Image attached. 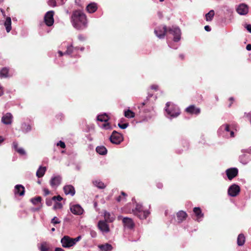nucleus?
<instances>
[{
    "mask_svg": "<svg viewBox=\"0 0 251 251\" xmlns=\"http://www.w3.org/2000/svg\"><path fill=\"white\" fill-rule=\"evenodd\" d=\"M122 200V197L121 196H119L117 198V201H121Z\"/></svg>",
    "mask_w": 251,
    "mask_h": 251,
    "instance_id": "obj_63",
    "label": "nucleus"
},
{
    "mask_svg": "<svg viewBox=\"0 0 251 251\" xmlns=\"http://www.w3.org/2000/svg\"><path fill=\"white\" fill-rule=\"evenodd\" d=\"M71 211L75 215H80L83 214V209L78 204L71 205L70 207Z\"/></svg>",
    "mask_w": 251,
    "mask_h": 251,
    "instance_id": "obj_15",
    "label": "nucleus"
},
{
    "mask_svg": "<svg viewBox=\"0 0 251 251\" xmlns=\"http://www.w3.org/2000/svg\"><path fill=\"white\" fill-rule=\"evenodd\" d=\"M218 133L219 135L227 138L234 136L233 130L231 129L230 126L228 124L221 126L218 130Z\"/></svg>",
    "mask_w": 251,
    "mask_h": 251,
    "instance_id": "obj_4",
    "label": "nucleus"
},
{
    "mask_svg": "<svg viewBox=\"0 0 251 251\" xmlns=\"http://www.w3.org/2000/svg\"><path fill=\"white\" fill-rule=\"evenodd\" d=\"M77 37H78V39L81 41H83L85 39V37L81 34L78 35Z\"/></svg>",
    "mask_w": 251,
    "mask_h": 251,
    "instance_id": "obj_50",
    "label": "nucleus"
},
{
    "mask_svg": "<svg viewBox=\"0 0 251 251\" xmlns=\"http://www.w3.org/2000/svg\"><path fill=\"white\" fill-rule=\"evenodd\" d=\"M44 195L47 196L48 195H49L50 194V191L47 188H44L43 189Z\"/></svg>",
    "mask_w": 251,
    "mask_h": 251,
    "instance_id": "obj_53",
    "label": "nucleus"
},
{
    "mask_svg": "<svg viewBox=\"0 0 251 251\" xmlns=\"http://www.w3.org/2000/svg\"><path fill=\"white\" fill-rule=\"evenodd\" d=\"M3 94V92L2 89V87L0 85V96H1Z\"/></svg>",
    "mask_w": 251,
    "mask_h": 251,
    "instance_id": "obj_60",
    "label": "nucleus"
},
{
    "mask_svg": "<svg viewBox=\"0 0 251 251\" xmlns=\"http://www.w3.org/2000/svg\"><path fill=\"white\" fill-rule=\"evenodd\" d=\"M31 130L32 126L29 123L23 122L21 124V130L23 133L26 134L31 131Z\"/></svg>",
    "mask_w": 251,
    "mask_h": 251,
    "instance_id": "obj_20",
    "label": "nucleus"
},
{
    "mask_svg": "<svg viewBox=\"0 0 251 251\" xmlns=\"http://www.w3.org/2000/svg\"><path fill=\"white\" fill-rule=\"evenodd\" d=\"M7 32H9L11 30V19L10 17H7L4 23Z\"/></svg>",
    "mask_w": 251,
    "mask_h": 251,
    "instance_id": "obj_25",
    "label": "nucleus"
},
{
    "mask_svg": "<svg viewBox=\"0 0 251 251\" xmlns=\"http://www.w3.org/2000/svg\"><path fill=\"white\" fill-rule=\"evenodd\" d=\"M109 139L113 144L118 145L123 141V137L121 134L114 130L113 131Z\"/></svg>",
    "mask_w": 251,
    "mask_h": 251,
    "instance_id": "obj_9",
    "label": "nucleus"
},
{
    "mask_svg": "<svg viewBox=\"0 0 251 251\" xmlns=\"http://www.w3.org/2000/svg\"><path fill=\"white\" fill-rule=\"evenodd\" d=\"M168 46L173 49H177L178 46L175 45L173 42H168Z\"/></svg>",
    "mask_w": 251,
    "mask_h": 251,
    "instance_id": "obj_44",
    "label": "nucleus"
},
{
    "mask_svg": "<svg viewBox=\"0 0 251 251\" xmlns=\"http://www.w3.org/2000/svg\"><path fill=\"white\" fill-rule=\"evenodd\" d=\"M62 207V205L61 203L59 202H56L54 205L53 206V208L54 209L57 208H61Z\"/></svg>",
    "mask_w": 251,
    "mask_h": 251,
    "instance_id": "obj_47",
    "label": "nucleus"
},
{
    "mask_svg": "<svg viewBox=\"0 0 251 251\" xmlns=\"http://www.w3.org/2000/svg\"><path fill=\"white\" fill-rule=\"evenodd\" d=\"M204 29L206 31H210L211 30V27L209 25H205L204 26Z\"/></svg>",
    "mask_w": 251,
    "mask_h": 251,
    "instance_id": "obj_55",
    "label": "nucleus"
},
{
    "mask_svg": "<svg viewBox=\"0 0 251 251\" xmlns=\"http://www.w3.org/2000/svg\"><path fill=\"white\" fill-rule=\"evenodd\" d=\"M98 248L101 251H112L113 249L112 245L108 243L100 245L98 246Z\"/></svg>",
    "mask_w": 251,
    "mask_h": 251,
    "instance_id": "obj_23",
    "label": "nucleus"
},
{
    "mask_svg": "<svg viewBox=\"0 0 251 251\" xmlns=\"http://www.w3.org/2000/svg\"><path fill=\"white\" fill-rule=\"evenodd\" d=\"M104 217L106 222H112L115 220V217L113 215H111L109 212L105 211L104 212Z\"/></svg>",
    "mask_w": 251,
    "mask_h": 251,
    "instance_id": "obj_27",
    "label": "nucleus"
},
{
    "mask_svg": "<svg viewBox=\"0 0 251 251\" xmlns=\"http://www.w3.org/2000/svg\"><path fill=\"white\" fill-rule=\"evenodd\" d=\"M246 49L248 50H251V44H248L246 46Z\"/></svg>",
    "mask_w": 251,
    "mask_h": 251,
    "instance_id": "obj_56",
    "label": "nucleus"
},
{
    "mask_svg": "<svg viewBox=\"0 0 251 251\" xmlns=\"http://www.w3.org/2000/svg\"><path fill=\"white\" fill-rule=\"evenodd\" d=\"M157 187L159 188V189H161L163 187V184L161 183H158L157 184Z\"/></svg>",
    "mask_w": 251,
    "mask_h": 251,
    "instance_id": "obj_57",
    "label": "nucleus"
},
{
    "mask_svg": "<svg viewBox=\"0 0 251 251\" xmlns=\"http://www.w3.org/2000/svg\"><path fill=\"white\" fill-rule=\"evenodd\" d=\"M118 219H122V222L125 228L132 229L134 227L135 224L131 218L128 217H123L122 216H118Z\"/></svg>",
    "mask_w": 251,
    "mask_h": 251,
    "instance_id": "obj_7",
    "label": "nucleus"
},
{
    "mask_svg": "<svg viewBox=\"0 0 251 251\" xmlns=\"http://www.w3.org/2000/svg\"><path fill=\"white\" fill-rule=\"evenodd\" d=\"M215 15L213 10H211L208 13L205 14V20L207 22H210L212 20Z\"/></svg>",
    "mask_w": 251,
    "mask_h": 251,
    "instance_id": "obj_34",
    "label": "nucleus"
},
{
    "mask_svg": "<svg viewBox=\"0 0 251 251\" xmlns=\"http://www.w3.org/2000/svg\"><path fill=\"white\" fill-rule=\"evenodd\" d=\"M158 86L157 85H156V84H153V85H152L151 86V88L152 90H154L155 91L157 90H158Z\"/></svg>",
    "mask_w": 251,
    "mask_h": 251,
    "instance_id": "obj_52",
    "label": "nucleus"
},
{
    "mask_svg": "<svg viewBox=\"0 0 251 251\" xmlns=\"http://www.w3.org/2000/svg\"><path fill=\"white\" fill-rule=\"evenodd\" d=\"M46 203L48 205H50L51 204V200H49L46 201Z\"/></svg>",
    "mask_w": 251,
    "mask_h": 251,
    "instance_id": "obj_58",
    "label": "nucleus"
},
{
    "mask_svg": "<svg viewBox=\"0 0 251 251\" xmlns=\"http://www.w3.org/2000/svg\"><path fill=\"white\" fill-rule=\"evenodd\" d=\"M9 69L4 67L0 71V77L6 78L8 76Z\"/></svg>",
    "mask_w": 251,
    "mask_h": 251,
    "instance_id": "obj_32",
    "label": "nucleus"
},
{
    "mask_svg": "<svg viewBox=\"0 0 251 251\" xmlns=\"http://www.w3.org/2000/svg\"><path fill=\"white\" fill-rule=\"evenodd\" d=\"M81 239V236H77V237L75 238H73V241L74 243V244L75 245L76 243L78 242L80 239Z\"/></svg>",
    "mask_w": 251,
    "mask_h": 251,
    "instance_id": "obj_48",
    "label": "nucleus"
},
{
    "mask_svg": "<svg viewBox=\"0 0 251 251\" xmlns=\"http://www.w3.org/2000/svg\"><path fill=\"white\" fill-rule=\"evenodd\" d=\"M71 23L75 29H83L87 26L86 16L81 11L75 10L71 16Z\"/></svg>",
    "mask_w": 251,
    "mask_h": 251,
    "instance_id": "obj_2",
    "label": "nucleus"
},
{
    "mask_svg": "<svg viewBox=\"0 0 251 251\" xmlns=\"http://www.w3.org/2000/svg\"><path fill=\"white\" fill-rule=\"evenodd\" d=\"M186 111L191 114L198 115L201 112L200 108L196 107L194 105H191L186 108Z\"/></svg>",
    "mask_w": 251,
    "mask_h": 251,
    "instance_id": "obj_19",
    "label": "nucleus"
},
{
    "mask_svg": "<svg viewBox=\"0 0 251 251\" xmlns=\"http://www.w3.org/2000/svg\"><path fill=\"white\" fill-rule=\"evenodd\" d=\"M102 127L105 129H111V126L109 123H104L102 125Z\"/></svg>",
    "mask_w": 251,
    "mask_h": 251,
    "instance_id": "obj_45",
    "label": "nucleus"
},
{
    "mask_svg": "<svg viewBox=\"0 0 251 251\" xmlns=\"http://www.w3.org/2000/svg\"><path fill=\"white\" fill-rule=\"evenodd\" d=\"M51 223L53 225H55L57 224H59L60 223V221L56 217H54L51 221Z\"/></svg>",
    "mask_w": 251,
    "mask_h": 251,
    "instance_id": "obj_40",
    "label": "nucleus"
},
{
    "mask_svg": "<svg viewBox=\"0 0 251 251\" xmlns=\"http://www.w3.org/2000/svg\"><path fill=\"white\" fill-rule=\"evenodd\" d=\"M55 251H64V250L60 248H56Z\"/></svg>",
    "mask_w": 251,
    "mask_h": 251,
    "instance_id": "obj_59",
    "label": "nucleus"
},
{
    "mask_svg": "<svg viewBox=\"0 0 251 251\" xmlns=\"http://www.w3.org/2000/svg\"><path fill=\"white\" fill-rule=\"evenodd\" d=\"M177 220L179 222H181L185 219H186L187 214L183 211H179L177 212Z\"/></svg>",
    "mask_w": 251,
    "mask_h": 251,
    "instance_id": "obj_26",
    "label": "nucleus"
},
{
    "mask_svg": "<svg viewBox=\"0 0 251 251\" xmlns=\"http://www.w3.org/2000/svg\"><path fill=\"white\" fill-rule=\"evenodd\" d=\"M228 179L230 180L236 177L238 173V170L236 168H231L226 171Z\"/></svg>",
    "mask_w": 251,
    "mask_h": 251,
    "instance_id": "obj_16",
    "label": "nucleus"
},
{
    "mask_svg": "<svg viewBox=\"0 0 251 251\" xmlns=\"http://www.w3.org/2000/svg\"><path fill=\"white\" fill-rule=\"evenodd\" d=\"M165 110L166 117L170 119L177 117L180 113L179 107L171 102L166 103Z\"/></svg>",
    "mask_w": 251,
    "mask_h": 251,
    "instance_id": "obj_3",
    "label": "nucleus"
},
{
    "mask_svg": "<svg viewBox=\"0 0 251 251\" xmlns=\"http://www.w3.org/2000/svg\"><path fill=\"white\" fill-rule=\"evenodd\" d=\"M155 35L159 39H163L167 32L173 36L174 42H178L181 39L180 29L176 26L167 27L166 25H160L156 27L154 31Z\"/></svg>",
    "mask_w": 251,
    "mask_h": 251,
    "instance_id": "obj_1",
    "label": "nucleus"
},
{
    "mask_svg": "<svg viewBox=\"0 0 251 251\" xmlns=\"http://www.w3.org/2000/svg\"><path fill=\"white\" fill-rule=\"evenodd\" d=\"M61 243L63 248H69L75 245L73 238L65 235L61 240Z\"/></svg>",
    "mask_w": 251,
    "mask_h": 251,
    "instance_id": "obj_10",
    "label": "nucleus"
},
{
    "mask_svg": "<svg viewBox=\"0 0 251 251\" xmlns=\"http://www.w3.org/2000/svg\"><path fill=\"white\" fill-rule=\"evenodd\" d=\"M67 50L65 52L59 50L58 51L59 57H61L63 55H72V54L76 53L77 50H78V47H74L72 44L67 45Z\"/></svg>",
    "mask_w": 251,
    "mask_h": 251,
    "instance_id": "obj_8",
    "label": "nucleus"
},
{
    "mask_svg": "<svg viewBox=\"0 0 251 251\" xmlns=\"http://www.w3.org/2000/svg\"><path fill=\"white\" fill-rule=\"evenodd\" d=\"M62 178L60 176H52L50 181V184L52 188L56 189L61 183Z\"/></svg>",
    "mask_w": 251,
    "mask_h": 251,
    "instance_id": "obj_14",
    "label": "nucleus"
},
{
    "mask_svg": "<svg viewBox=\"0 0 251 251\" xmlns=\"http://www.w3.org/2000/svg\"><path fill=\"white\" fill-rule=\"evenodd\" d=\"M242 153L239 156V160L243 165L247 164L251 160V148L242 150Z\"/></svg>",
    "mask_w": 251,
    "mask_h": 251,
    "instance_id": "obj_6",
    "label": "nucleus"
},
{
    "mask_svg": "<svg viewBox=\"0 0 251 251\" xmlns=\"http://www.w3.org/2000/svg\"><path fill=\"white\" fill-rule=\"evenodd\" d=\"M90 234H91L92 237H93V238H95L97 236V233L95 231H93V230L91 231Z\"/></svg>",
    "mask_w": 251,
    "mask_h": 251,
    "instance_id": "obj_54",
    "label": "nucleus"
},
{
    "mask_svg": "<svg viewBox=\"0 0 251 251\" xmlns=\"http://www.w3.org/2000/svg\"><path fill=\"white\" fill-rule=\"evenodd\" d=\"M41 198L40 197H37L31 200V201L34 205H36L39 203L41 202Z\"/></svg>",
    "mask_w": 251,
    "mask_h": 251,
    "instance_id": "obj_38",
    "label": "nucleus"
},
{
    "mask_svg": "<svg viewBox=\"0 0 251 251\" xmlns=\"http://www.w3.org/2000/svg\"><path fill=\"white\" fill-rule=\"evenodd\" d=\"M48 3L50 6L52 7H54L56 5V0H48Z\"/></svg>",
    "mask_w": 251,
    "mask_h": 251,
    "instance_id": "obj_39",
    "label": "nucleus"
},
{
    "mask_svg": "<svg viewBox=\"0 0 251 251\" xmlns=\"http://www.w3.org/2000/svg\"><path fill=\"white\" fill-rule=\"evenodd\" d=\"M132 213L141 220L146 219L150 214L148 210H144L141 204L136 203L135 208L132 209Z\"/></svg>",
    "mask_w": 251,
    "mask_h": 251,
    "instance_id": "obj_5",
    "label": "nucleus"
},
{
    "mask_svg": "<svg viewBox=\"0 0 251 251\" xmlns=\"http://www.w3.org/2000/svg\"><path fill=\"white\" fill-rule=\"evenodd\" d=\"M21 155H25L26 152L25 150L22 148H19L17 151Z\"/></svg>",
    "mask_w": 251,
    "mask_h": 251,
    "instance_id": "obj_42",
    "label": "nucleus"
},
{
    "mask_svg": "<svg viewBox=\"0 0 251 251\" xmlns=\"http://www.w3.org/2000/svg\"><path fill=\"white\" fill-rule=\"evenodd\" d=\"M109 119L108 116L106 113H103L97 116L98 121L100 122H106L108 121Z\"/></svg>",
    "mask_w": 251,
    "mask_h": 251,
    "instance_id": "obj_33",
    "label": "nucleus"
},
{
    "mask_svg": "<svg viewBox=\"0 0 251 251\" xmlns=\"http://www.w3.org/2000/svg\"><path fill=\"white\" fill-rule=\"evenodd\" d=\"M92 183L95 186L100 189H104L106 186L100 180L98 179L93 180Z\"/></svg>",
    "mask_w": 251,
    "mask_h": 251,
    "instance_id": "obj_24",
    "label": "nucleus"
},
{
    "mask_svg": "<svg viewBox=\"0 0 251 251\" xmlns=\"http://www.w3.org/2000/svg\"><path fill=\"white\" fill-rule=\"evenodd\" d=\"M56 146H59L62 149H64L66 147L65 143L62 141H59L58 143H57Z\"/></svg>",
    "mask_w": 251,
    "mask_h": 251,
    "instance_id": "obj_43",
    "label": "nucleus"
},
{
    "mask_svg": "<svg viewBox=\"0 0 251 251\" xmlns=\"http://www.w3.org/2000/svg\"><path fill=\"white\" fill-rule=\"evenodd\" d=\"M245 241V237L243 234H240L237 238V244L241 246L244 245Z\"/></svg>",
    "mask_w": 251,
    "mask_h": 251,
    "instance_id": "obj_35",
    "label": "nucleus"
},
{
    "mask_svg": "<svg viewBox=\"0 0 251 251\" xmlns=\"http://www.w3.org/2000/svg\"><path fill=\"white\" fill-rule=\"evenodd\" d=\"M4 138L2 136H0V144L4 141Z\"/></svg>",
    "mask_w": 251,
    "mask_h": 251,
    "instance_id": "obj_62",
    "label": "nucleus"
},
{
    "mask_svg": "<svg viewBox=\"0 0 251 251\" xmlns=\"http://www.w3.org/2000/svg\"><path fill=\"white\" fill-rule=\"evenodd\" d=\"M13 147L16 151H17L19 148L18 147V144L17 142H13Z\"/></svg>",
    "mask_w": 251,
    "mask_h": 251,
    "instance_id": "obj_49",
    "label": "nucleus"
},
{
    "mask_svg": "<svg viewBox=\"0 0 251 251\" xmlns=\"http://www.w3.org/2000/svg\"><path fill=\"white\" fill-rule=\"evenodd\" d=\"M49 250V246L46 242H43L41 244L40 247L41 251H48Z\"/></svg>",
    "mask_w": 251,
    "mask_h": 251,
    "instance_id": "obj_37",
    "label": "nucleus"
},
{
    "mask_svg": "<svg viewBox=\"0 0 251 251\" xmlns=\"http://www.w3.org/2000/svg\"><path fill=\"white\" fill-rule=\"evenodd\" d=\"M124 115L127 118H132L135 117V113L131 110L128 109L127 110L125 111Z\"/></svg>",
    "mask_w": 251,
    "mask_h": 251,
    "instance_id": "obj_36",
    "label": "nucleus"
},
{
    "mask_svg": "<svg viewBox=\"0 0 251 251\" xmlns=\"http://www.w3.org/2000/svg\"><path fill=\"white\" fill-rule=\"evenodd\" d=\"M98 226L100 230L103 233H107L109 231V226L105 221H99Z\"/></svg>",
    "mask_w": 251,
    "mask_h": 251,
    "instance_id": "obj_18",
    "label": "nucleus"
},
{
    "mask_svg": "<svg viewBox=\"0 0 251 251\" xmlns=\"http://www.w3.org/2000/svg\"><path fill=\"white\" fill-rule=\"evenodd\" d=\"M78 50H80L81 51H83L84 50V47H81L80 48H78Z\"/></svg>",
    "mask_w": 251,
    "mask_h": 251,
    "instance_id": "obj_64",
    "label": "nucleus"
},
{
    "mask_svg": "<svg viewBox=\"0 0 251 251\" xmlns=\"http://www.w3.org/2000/svg\"><path fill=\"white\" fill-rule=\"evenodd\" d=\"M13 121V116L11 113L7 112L2 116L1 122L4 125H10Z\"/></svg>",
    "mask_w": 251,
    "mask_h": 251,
    "instance_id": "obj_13",
    "label": "nucleus"
},
{
    "mask_svg": "<svg viewBox=\"0 0 251 251\" xmlns=\"http://www.w3.org/2000/svg\"><path fill=\"white\" fill-rule=\"evenodd\" d=\"M46 167L40 166L36 172V176L40 178L44 176L46 171Z\"/></svg>",
    "mask_w": 251,
    "mask_h": 251,
    "instance_id": "obj_28",
    "label": "nucleus"
},
{
    "mask_svg": "<svg viewBox=\"0 0 251 251\" xmlns=\"http://www.w3.org/2000/svg\"><path fill=\"white\" fill-rule=\"evenodd\" d=\"M63 190L66 195H70L73 196L75 194V188L71 185L65 186L63 188Z\"/></svg>",
    "mask_w": 251,
    "mask_h": 251,
    "instance_id": "obj_22",
    "label": "nucleus"
},
{
    "mask_svg": "<svg viewBox=\"0 0 251 251\" xmlns=\"http://www.w3.org/2000/svg\"><path fill=\"white\" fill-rule=\"evenodd\" d=\"M0 12L2 13V14L3 16L4 17H5V14L4 11L2 9L0 8Z\"/></svg>",
    "mask_w": 251,
    "mask_h": 251,
    "instance_id": "obj_61",
    "label": "nucleus"
},
{
    "mask_svg": "<svg viewBox=\"0 0 251 251\" xmlns=\"http://www.w3.org/2000/svg\"><path fill=\"white\" fill-rule=\"evenodd\" d=\"M118 126L121 129H126V128H127L128 127V126H129V124L128 123H125V124H121L120 123H119L118 124Z\"/></svg>",
    "mask_w": 251,
    "mask_h": 251,
    "instance_id": "obj_41",
    "label": "nucleus"
},
{
    "mask_svg": "<svg viewBox=\"0 0 251 251\" xmlns=\"http://www.w3.org/2000/svg\"><path fill=\"white\" fill-rule=\"evenodd\" d=\"M25 187L21 184H18L15 186L14 193L15 195H18L23 196L25 194Z\"/></svg>",
    "mask_w": 251,
    "mask_h": 251,
    "instance_id": "obj_21",
    "label": "nucleus"
},
{
    "mask_svg": "<svg viewBox=\"0 0 251 251\" xmlns=\"http://www.w3.org/2000/svg\"><path fill=\"white\" fill-rule=\"evenodd\" d=\"M53 14L54 12L53 11H50L47 12L45 16V22L49 26L52 25L54 23Z\"/></svg>",
    "mask_w": 251,
    "mask_h": 251,
    "instance_id": "obj_12",
    "label": "nucleus"
},
{
    "mask_svg": "<svg viewBox=\"0 0 251 251\" xmlns=\"http://www.w3.org/2000/svg\"><path fill=\"white\" fill-rule=\"evenodd\" d=\"M96 151L100 155H105L107 153V149L103 146H98L96 148Z\"/></svg>",
    "mask_w": 251,
    "mask_h": 251,
    "instance_id": "obj_31",
    "label": "nucleus"
},
{
    "mask_svg": "<svg viewBox=\"0 0 251 251\" xmlns=\"http://www.w3.org/2000/svg\"><path fill=\"white\" fill-rule=\"evenodd\" d=\"M193 211L197 216V220L200 221L201 219L203 217V214L201 213V210L200 207H195Z\"/></svg>",
    "mask_w": 251,
    "mask_h": 251,
    "instance_id": "obj_29",
    "label": "nucleus"
},
{
    "mask_svg": "<svg viewBox=\"0 0 251 251\" xmlns=\"http://www.w3.org/2000/svg\"><path fill=\"white\" fill-rule=\"evenodd\" d=\"M240 187L235 184L231 185L228 189V194L231 197H236L240 192Z\"/></svg>",
    "mask_w": 251,
    "mask_h": 251,
    "instance_id": "obj_11",
    "label": "nucleus"
},
{
    "mask_svg": "<svg viewBox=\"0 0 251 251\" xmlns=\"http://www.w3.org/2000/svg\"><path fill=\"white\" fill-rule=\"evenodd\" d=\"M245 27L249 32L251 33V25H250V24L246 25L245 26Z\"/></svg>",
    "mask_w": 251,
    "mask_h": 251,
    "instance_id": "obj_51",
    "label": "nucleus"
},
{
    "mask_svg": "<svg viewBox=\"0 0 251 251\" xmlns=\"http://www.w3.org/2000/svg\"><path fill=\"white\" fill-rule=\"evenodd\" d=\"M236 11L241 15H245L249 12L248 6L245 4H240L236 8Z\"/></svg>",
    "mask_w": 251,
    "mask_h": 251,
    "instance_id": "obj_17",
    "label": "nucleus"
},
{
    "mask_svg": "<svg viewBox=\"0 0 251 251\" xmlns=\"http://www.w3.org/2000/svg\"><path fill=\"white\" fill-rule=\"evenodd\" d=\"M62 199H63L59 195L57 196H54L52 198V200H54V201L56 200L59 201H61Z\"/></svg>",
    "mask_w": 251,
    "mask_h": 251,
    "instance_id": "obj_46",
    "label": "nucleus"
},
{
    "mask_svg": "<svg viewBox=\"0 0 251 251\" xmlns=\"http://www.w3.org/2000/svg\"><path fill=\"white\" fill-rule=\"evenodd\" d=\"M86 9L89 13H92L95 12L97 10V7L96 3H91L87 5Z\"/></svg>",
    "mask_w": 251,
    "mask_h": 251,
    "instance_id": "obj_30",
    "label": "nucleus"
}]
</instances>
